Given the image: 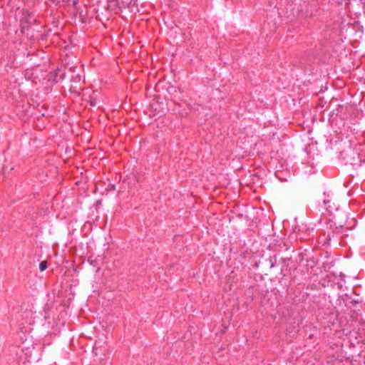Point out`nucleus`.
Here are the masks:
<instances>
[{
  "mask_svg": "<svg viewBox=\"0 0 365 365\" xmlns=\"http://www.w3.org/2000/svg\"><path fill=\"white\" fill-rule=\"evenodd\" d=\"M131 0H108L107 9L115 11L118 9L129 7Z\"/></svg>",
  "mask_w": 365,
  "mask_h": 365,
  "instance_id": "obj_1",
  "label": "nucleus"
},
{
  "mask_svg": "<svg viewBox=\"0 0 365 365\" xmlns=\"http://www.w3.org/2000/svg\"><path fill=\"white\" fill-rule=\"evenodd\" d=\"M47 267V262L46 261H42L39 264V269L41 272L44 271Z\"/></svg>",
  "mask_w": 365,
  "mask_h": 365,
  "instance_id": "obj_2",
  "label": "nucleus"
}]
</instances>
